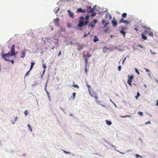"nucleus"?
I'll list each match as a JSON object with an SVG mask.
<instances>
[{"label": "nucleus", "mask_w": 158, "mask_h": 158, "mask_svg": "<svg viewBox=\"0 0 158 158\" xmlns=\"http://www.w3.org/2000/svg\"><path fill=\"white\" fill-rule=\"evenodd\" d=\"M1 57L2 58H3L5 60L8 61H10V60L8 59L9 57L12 56V55H11V54H10V52H9L7 53H2V52L1 53Z\"/></svg>", "instance_id": "nucleus-1"}, {"label": "nucleus", "mask_w": 158, "mask_h": 158, "mask_svg": "<svg viewBox=\"0 0 158 158\" xmlns=\"http://www.w3.org/2000/svg\"><path fill=\"white\" fill-rule=\"evenodd\" d=\"M145 28V30L144 32L146 35L148 34V35L151 36H153V34L152 31H151V29L148 27H144Z\"/></svg>", "instance_id": "nucleus-2"}, {"label": "nucleus", "mask_w": 158, "mask_h": 158, "mask_svg": "<svg viewBox=\"0 0 158 158\" xmlns=\"http://www.w3.org/2000/svg\"><path fill=\"white\" fill-rule=\"evenodd\" d=\"M80 19L79 22V23L77 25V27L81 28L84 25V18L83 17H80Z\"/></svg>", "instance_id": "nucleus-3"}, {"label": "nucleus", "mask_w": 158, "mask_h": 158, "mask_svg": "<svg viewBox=\"0 0 158 158\" xmlns=\"http://www.w3.org/2000/svg\"><path fill=\"white\" fill-rule=\"evenodd\" d=\"M10 52V54H11V55L12 56L15 55L16 53L15 52V45L14 44H13L12 46Z\"/></svg>", "instance_id": "nucleus-4"}, {"label": "nucleus", "mask_w": 158, "mask_h": 158, "mask_svg": "<svg viewBox=\"0 0 158 158\" xmlns=\"http://www.w3.org/2000/svg\"><path fill=\"white\" fill-rule=\"evenodd\" d=\"M130 23V21H129L127 20H124L123 18H122L119 21V23H123L127 24H129Z\"/></svg>", "instance_id": "nucleus-5"}, {"label": "nucleus", "mask_w": 158, "mask_h": 158, "mask_svg": "<svg viewBox=\"0 0 158 158\" xmlns=\"http://www.w3.org/2000/svg\"><path fill=\"white\" fill-rule=\"evenodd\" d=\"M59 19L58 18H57L54 19V22L56 25H59Z\"/></svg>", "instance_id": "nucleus-6"}, {"label": "nucleus", "mask_w": 158, "mask_h": 158, "mask_svg": "<svg viewBox=\"0 0 158 158\" xmlns=\"http://www.w3.org/2000/svg\"><path fill=\"white\" fill-rule=\"evenodd\" d=\"M79 12L81 13H85L86 12V11L85 10H83L81 8H79L76 11L77 13H79Z\"/></svg>", "instance_id": "nucleus-7"}, {"label": "nucleus", "mask_w": 158, "mask_h": 158, "mask_svg": "<svg viewBox=\"0 0 158 158\" xmlns=\"http://www.w3.org/2000/svg\"><path fill=\"white\" fill-rule=\"evenodd\" d=\"M67 12L69 13V16L72 18H74V14L73 13L71 12L70 10H68Z\"/></svg>", "instance_id": "nucleus-8"}, {"label": "nucleus", "mask_w": 158, "mask_h": 158, "mask_svg": "<svg viewBox=\"0 0 158 158\" xmlns=\"http://www.w3.org/2000/svg\"><path fill=\"white\" fill-rule=\"evenodd\" d=\"M94 11V10L93 8H91V6H89L87 10V13H91Z\"/></svg>", "instance_id": "nucleus-9"}, {"label": "nucleus", "mask_w": 158, "mask_h": 158, "mask_svg": "<svg viewBox=\"0 0 158 158\" xmlns=\"http://www.w3.org/2000/svg\"><path fill=\"white\" fill-rule=\"evenodd\" d=\"M112 23L113 26L115 27L117 26V23L115 20L114 18L113 19L112 21Z\"/></svg>", "instance_id": "nucleus-10"}, {"label": "nucleus", "mask_w": 158, "mask_h": 158, "mask_svg": "<svg viewBox=\"0 0 158 158\" xmlns=\"http://www.w3.org/2000/svg\"><path fill=\"white\" fill-rule=\"evenodd\" d=\"M89 94L92 97H94L97 94L95 92H94V91L90 92L89 91Z\"/></svg>", "instance_id": "nucleus-11"}, {"label": "nucleus", "mask_w": 158, "mask_h": 158, "mask_svg": "<svg viewBox=\"0 0 158 158\" xmlns=\"http://www.w3.org/2000/svg\"><path fill=\"white\" fill-rule=\"evenodd\" d=\"M24 50V51H22L21 56V57L22 58L26 56V50Z\"/></svg>", "instance_id": "nucleus-12"}, {"label": "nucleus", "mask_w": 158, "mask_h": 158, "mask_svg": "<svg viewBox=\"0 0 158 158\" xmlns=\"http://www.w3.org/2000/svg\"><path fill=\"white\" fill-rule=\"evenodd\" d=\"M145 35H146V34L145 33H142L141 34V36H142V38L143 39L145 40H147V37L146 36H145Z\"/></svg>", "instance_id": "nucleus-13"}, {"label": "nucleus", "mask_w": 158, "mask_h": 158, "mask_svg": "<svg viewBox=\"0 0 158 158\" xmlns=\"http://www.w3.org/2000/svg\"><path fill=\"white\" fill-rule=\"evenodd\" d=\"M99 39L96 36H95L94 37V39L93 40L94 42H96L98 41H99Z\"/></svg>", "instance_id": "nucleus-14"}, {"label": "nucleus", "mask_w": 158, "mask_h": 158, "mask_svg": "<svg viewBox=\"0 0 158 158\" xmlns=\"http://www.w3.org/2000/svg\"><path fill=\"white\" fill-rule=\"evenodd\" d=\"M94 97L96 99L95 101L97 103H99L100 102L97 99L98 98V97L97 95V94Z\"/></svg>", "instance_id": "nucleus-15"}, {"label": "nucleus", "mask_w": 158, "mask_h": 158, "mask_svg": "<svg viewBox=\"0 0 158 158\" xmlns=\"http://www.w3.org/2000/svg\"><path fill=\"white\" fill-rule=\"evenodd\" d=\"M127 14L126 13H123L122 15V16L123 17L122 18H126L127 17Z\"/></svg>", "instance_id": "nucleus-16"}, {"label": "nucleus", "mask_w": 158, "mask_h": 158, "mask_svg": "<svg viewBox=\"0 0 158 158\" xmlns=\"http://www.w3.org/2000/svg\"><path fill=\"white\" fill-rule=\"evenodd\" d=\"M132 82V80H130V79H128L127 81V83L128 84L131 86H132V84H131V82Z\"/></svg>", "instance_id": "nucleus-17"}, {"label": "nucleus", "mask_w": 158, "mask_h": 158, "mask_svg": "<svg viewBox=\"0 0 158 158\" xmlns=\"http://www.w3.org/2000/svg\"><path fill=\"white\" fill-rule=\"evenodd\" d=\"M106 124L109 125H110L112 124V123L111 122L108 120H106Z\"/></svg>", "instance_id": "nucleus-18"}, {"label": "nucleus", "mask_w": 158, "mask_h": 158, "mask_svg": "<svg viewBox=\"0 0 158 158\" xmlns=\"http://www.w3.org/2000/svg\"><path fill=\"white\" fill-rule=\"evenodd\" d=\"M120 32L122 34H123L124 37L126 34V32L123 30L120 31Z\"/></svg>", "instance_id": "nucleus-19"}, {"label": "nucleus", "mask_w": 158, "mask_h": 158, "mask_svg": "<svg viewBox=\"0 0 158 158\" xmlns=\"http://www.w3.org/2000/svg\"><path fill=\"white\" fill-rule=\"evenodd\" d=\"M34 64L35 63L33 62L31 63V64L30 68V70H31L32 69Z\"/></svg>", "instance_id": "nucleus-20"}, {"label": "nucleus", "mask_w": 158, "mask_h": 158, "mask_svg": "<svg viewBox=\"0 0 158 158\" xmlns=\"http://www.w3.org/2000/svg\"><path fill=\"white\" fill-rule=\"evenodd\" d=\"M92 56L91 55V54H88L87 55H86L85 56V58H89L90 57Z\"/></svg>", "instance_id": "nucleus-21"}, {"label": "nucleus", "mask_w": 158, "mask_h": 158, "mask_svg": "<svg viewBox=\"0 0 158 158\" xmlns=\"http://www.w3.org/2000/svg\"><path fill=\"white\" fill-rule=\"evenodd\" d=\"M128 77H129L128 79L131 80H132L134 78V77L133 75H132L130 77L129 76V75H128Z\"/></svg>", "instance_id": "nucleus-22"}, {"label": "nucleus", "mask_w": 158, "mask_h": 158, "mask_svg": "<svg viewBox=\"0 0 158 158\" xmlns=\"http://www.w3.org/2000/svg\"><path fill=\"white\" fill-rule=\"evenodd\" d=\"M85 66L86 67V65L88 63V59L87 58H85Z\"/></svg>", "instance_id": "nucleus-23"}, {"label": "nucleus", "mask_w": 158, "mask_h": 158, "mask_svg": "<svg viewBox=\"0 0 158 158\" xmlns=\"http://www.w3.org/2000/svg\"><path fill=\"white\" fill-rule=\"evenodd\" d=\"M140 95V94L139 92H138L137 93V95L135 97V98H136V99H138V97H139Z\"/></svg>", "instance_id": "nucleus-24"}, {"label": "nucleus", "mask_w": 158, "mask_h": 158, "mask_svg": "<svg viewBox=\"0 0 158 158\" xmlns=\"http://www.w3.org/2000/svg\"><path fill=\"white\" fill-rule=\"evenodd\" d=\"M27 127H29V129L31 131H32V130L31 128L30 125L29 124H28L27 125Z\"/></svg>", "instance_id": "nucleus-25"}, {"label": "nucleus", "mask_w": 158, "mask_h": 158, "mask_svg": "<svg viewBox=\"0 0 158 158\" xmlns=\"http://www.w3.org/2000/svg\"><path fill=\"white\" fill-rule=\"evenodd\" d=\"M76 94L75 93V92H73V99H74V98H75V96H76Z\"/></svg>", "instance_id": "nucleus-26"}, {"label": "nucleus", "mask_w": 158, "mask_h": 158, "mask_svg": "<svg viewBox=\"0 0 158 158\" xmlns=\"http://www.w3.org/2000/svg\"><path fill=\"white\" fill-rule=\"evenodd\" d=\"M42 66L43 68L44 69H45L46 68V66L45 65V64H43L42 65Z\"/></svg>", "instance_id": "nucleus-27"}, {"label": "nucleus", "mask_w": 158, "mask_h": 158, "mask_svg": "<svg viewBox=\"0 0 158 158\" xmlns=\"http://www.w3.org/2000/svg\"><path fill=\"white\" fill-rule=\"evenodd\" d=\"M122 29L124 31V30H126L127 29V27H123L122 28Z\"/></svg>", "instance_id": "nucleus-28"}, {"label": "nucleus", "mask_w": 158, "mask_h": 158, "mask_svg": "<svg viewBox=\"0 0 158 158\" xmlns=\"http://www.w3.org/2000/svg\"><path fill=\"white\" fill-rule=\"evenodd\" d=\"M121 66H119L118 67V71H120L121 70Z\"/></svg>", "instance_id": "nucleus-29"}, {"label": "nucleus", "mask_w": 158, "mask_h": 158, "mask_svg": "<svg viewBox=\"0 0 158 158\" xmlns=\"http://www.w3.org/2000/svg\"><path fill=\"white\" fill-rule=\"evenodd\" d=\"M138 114L139 115H140L141 116H143V113L142 112H139L138 113Z\"/></svg>", "instance_id": "nucleus-30"}, {"label": "nucleus", "mask_w": 158, "mask_h": 158, "mask_svg": "<svg viewBox=\"0 0 158 158\" xmlns=\"http://www.w3.org/2000/svg\"><path fill=\"white\" fill-rule=\"evenodd\" d=\"M63 152L65 153L66 154H69L70 153V152H67V151H64V150L63 151Z\"/></svg>", "instance_id": "nucleus-31"}, {"label": "nucleus", "mask_w": 158, "mask_h": 158, "mask_svg": "<svg viewBox=\"0 0 158 158\" xmlns=\"http://www.w3.org/2000/svg\"><path fill=\"white\" fill-rule=\"evenodd\" d=\"M73 86L75 88H79V86L77 85H73Z\"/></svg>", "instance_id": "nucleus-32"}, {"label": "nucleus", "mask_w": 158, "mask_h": 158, "mask_svg": "<svg viewBox=\"0 0 158 158\" xmlns=\"http://www.w3.org/2000/svg\"><path fill=\"white\" fill-rule=\"evenodd\" d=\"M135 156L136 158H138L140 157V156L138 154H136Z\"/></svg>", "instance_id": "nucleus-33"}, {"label": "nucleus", "mask_w": 158, "mask_h": 158, "mask_svg": "<svg viewBox=\"0 0 158 158\" xmlns=\"http://www.w3.org/2000/svg\"><path fill=\"white\" fill-rule=\"evenodd\" d=\"M135 71L138 74H139V72L138 71V70L136 69H135Z\"/></svg>", "instance_id": "nucleus-34"}, {"label": "nucleus", "mask_w": 158, "mask_h": 158, "mask_svg": "<svg viewBox=\"0 0 158 158\" xmlns=\"http://www.w3.org/2000/svg\"><path fill=\"white\" fill-rule=\"evenodd\" d=\"M89 15H87L85 17V19L87 20L89 19Z\"/></svg>", "instance_id": "nucleus-35"}, {"label": "nucleus", "mask_w": 158, "mask_h": 158, "mask_svg": "<svg viewBox=\"0 0 158 158\" xmlns=\"http://www.w3.org/2000/svg\"><path fill=\"white\" fill-rule=\"evenodd\" d=\"M106 22V21L105 20H103L102 21V24H104Z\"/></svg>", "instance_id": "nucleus-36"}, {"label": "nucleus", "mask_w": 158, "mask_h": 158, "mask_svg": "<svg viewBox=\"0 0 158 158\" xmlns=\"http://www.w3.org/2000/svg\"><path fill=\"white\" fill-rule=\"evenodd\" d=\"M89 23V21H85V23H84V25H87L88 24V23Z\"/></svg>", "instance_id": "nucleus-37"}, {"label": "nucleus", "mask_w": 158, "mask_h": 158, "mask_svg": "<svg viewBox=\"0 0 158 158\" xmlns=\"http://www.w3.org/2000/svg\"><path fill=\"white\" fill-rule=\"evenodd\" d=\"M126 59V57H125L124 59H123V63H122L123 64L124 63Z\"/></svg>", "instance_id": "nucleus-38"}, {"label": "nucleus", "mask_w": 158, "mask_h": 158, "mask_svg": "<svg viewBox=\"0 0 158 158\" xmlns=\"http://www.w3.org/2000/svg\"><path fill=\"white\" fill-rule=\"evenodd\" d=\"M31 71V70H29L27 73H26L25 74V76H27L28 75V74L30 72V71Z\"/></svg>", "instance_id": "nucleus-39"}, {"label": "nucleus", "mask_w": 158, "mask_h": 158, "mask_svg": "<svg viewBox=\"0 0 158 158\" xmlns=\"http://www.w3.org/2000/svg\"><path fill=\"white\" fill-rule=\"evenodd\" d=\"M24 114H25V116H26L27 114V110H25L24 112Z\"/></svg>", "instance_id": "nucleus-40"}, {"label": "nucleus", "mask_w": 158, "mask_h": 158, "mask_svg": "<svg viewBox=\"0 0 158 158\" xmlns=\"http://www.w3.org/2000/svg\"><path fill=\"white\" fill-rule=\"evenodd\" d=\"M91 26L92 27H94V25L92 23L91 24H90L89 25V27Z\"/></svg>", "instance_id": "nucleus-41"}, {"label": "nucleus", "mask_w": 158, "mask_h": 158, "mask_svg": "<svg viewBox=\"0 0 158 158\" xmlns=\"http://www.w3.org/2000/svg\"><path fill=\"white\" fill-rule=\"evenodd\" d=\"M129 116L128 115H126V116H120V117L122 118H125V117H128Z\"/></svg>", "instance_id": "nucleus-42"}, {"label": "nucleus", "mask_w": 158, "mask_h": 158, "mask_svg": "<svg viewBox=\"0 0 158 158\" xmlns=\"http://www.w3.org/2000/svg\"><path fill=\"white\" fill-rule=\"evenodd\" d=\"M145 69L147 72L148 73L149 72V70L148 69L145 68Z\"/></svg>", "instance_id": "nucleus-43"}, {"label": "nucleus", "mask_w": 158, "mask_h": 158, "mask_svg": "<svg viewBox=\"0 0 158 158\" xmlns=\"http://www.w3.org/2000/svg\"><path fill=\"white\" fill-rule=\"evenodd\" d=\"M96 15V13H93V14H92L91 15V16H95V15Z\"/></svg>", "instance_id": "nucleus-44"}, {"label": "nucleus", "mask_w": 158, "mask_h": 158, "mask_svg": "<svg viewBox=\"0 0 158 158\" xmlns=\"http://www.w3.org/2000/svg\"><path fill=\"white\" fill-rule=\"evenodd\" d=\"M89 34V33L88 34H84V37H86L88 35V34Z\"/></svg>", "instance_id": "nucleus-45"}, {"label": "nucleus", "mask_w": 158, "mask_h": 158, "mask_svg": "<svg viewBox=\"0 0 158 158\" xmlns=\"http://www.w3.org/2000/svg\"><path fill=\"white\" fill-rule=\"evenodd\" d=\"M17 117H16L15 118V122H14V123H12V124H14V123H15V122L16 121V120H17Z\"/></svg>", "instance_id": "nucleus-46"}, {"label": "nucleus", "mask_w": 158, "mask_h": 158, "mask_svg": "<svg viewBox=\"0 0 158 158\" xmlns=\"http://www.w3.org/2000/svg\"><path fill=\"white\" fill-rule=\"evenodd\" d=\"M151 123L150 121H148L147 123H145V124H150Z\"/></svg>", "instance_id": "nucleus-47"}, {"label": "nucleus", "mask_w": 158, "mask_h": 158, "mask_svg": "<svg viewBox=\"0 0 158 158\" xmlns=\"http://www.w3.org/2000/svg\"><path fill=\"white\" fill-rule=\"evenodd\" d=\"M138 47H140V48H143V47L141 45L139 44L138 46Z\"/></svg>", "instance_id": "nucleus-48"}, {"label": "nucleus", "mask_w": 158, "mask_h": 158, "mask_svg": "<svg viewBox=\"0 0 158 158\" xmlns=\"http://www.w3.org/2000/svg\"><path fill=\"white\" fill-rule=\"evenodd\" d=\"M150 52H151V53L152 54H156V52H152L151 50H150Z\"/></svg>", "instance_id": "nucleus-49"}, {"label": "nucleus", "mask_w": 158, "mask_h": 158, "mask_svg": "<svg viewBox=\"0 0 158 158\" xmlns=\"http://www.w3.org/2000/svg\"><path fill=\"white\" fill-rule=\"evenodd\" d=\"M10 61L12 64H14V61L13 60H10Z\"/></svg>", "instance_id": "nucleus-50"}, {"label": "nucleus", "mask_w": 158, "mask_h": 158, "mask_svg": "<svg viewBox=\"0 0 158 158\" xmlns=\"http://www.w3.org/2000/svg\"><path fill=\"white\" fill-rule=\"evenodd\" d=\"M108 24V23H106L105 24V25H104V27H106V26H107V24Z\"/></svg>", "instance_id": "nucleus-51"}, {"label": "nucleus", "mask_w": 158, "mask_h": 158, "mask_svg": "<svg viewBox=\"0 0 158 158\" xmlns=\"http://www.w3.org/2000/svg\"><path fill=\"white\" fill-rule=\"evenodd\" d=\"M87 86L89 89L90 88V86L89 85H87Z\"/></svg>", "instance_id": "nucleus-52"}, {"label": "nucleus", "mask_w": 158, "mask_h": 158, "mask_svg": "<svg viewBox=\"0 0 158 158\" xmlns=\"http://www.w3.org/2000/svg\"><path fill=\"white\" fill-rule=\"evenodd\" d=\"M45 69H44L43 71V74L44 75V73L45 72Z\"/></svg>", "instance_id": "nucleus-53"}, {"label": "nucleus", "mask_w": 158, "mask_h": 158, "mask_svg": "<svg viewBox=\"0 0 158 158\" xmlns=\"http://www.w3.org/2000/svg\"><path fill=\"white\" fill-rule=\"evenodd\" d=\"M60 54H61V52H60V51L59 53L58 54V56H59L60 55Z\"/></svg>", "instance_id": "nucleus-54"}, {"label": "nucleus", "mask_w": 158, "mask_h": 158, "mask_svg": "<svg viewBox=\"0 0 158 158\" xmlns=\"http://www.w3.org/2000/svg\"><path fill=\"white\" fill-rule=\"evenodd\" d=\"M94 23H96L97 22V21L96 19H95L94 20Z\"/></svg>", "instance_id": "nucleus-55"}, {"label": "nucleus", "mask_w": 158, "mask_h": 158, "mask_svg": "<svg viewBox=\"0 0 158 158\" xmlns=\"http://www.w3.org/2000/svg\"><path fill=\"white\" fill-rule=\"evenodd\" d=\"M157 101V103H156V105L157 106H158V100H157L156 101Z\"/></svg>", "instance_id": "nucleus-56"}, {"label": "nucleus", "mask_w": 158, "mask_h": 158, "mask_svg": "<svg viewBox=\"0 0 158 158\" xmlns=\"http://www.w3.org/2000/svg\"><path fill=\"white\" fill-rule=\"evenodd\" d=\"M85 72L87 73V69H86V68L85 69Z\"/></svg>", "instance_id": "nucleus-57"}, {"label": "nucleus", "mask_w": 158, "mask_h": 158, "mask_svg": "<svg viewBox=\"0 0 158 158\" xmlns=\"http://www.w3.org/2000/svg\"><path fill=\"white\" fill-rule=\"evenodd\" d=\"M135 29L136 31H138V30L137 28H135Z\"/></svg>", "instance_id": "nucleus-58"}, {"label": "nucleus", "mask_w": 158, "mask_h": 158, "mask_svg": "<svg viewBox=\"0 0 158 158\" xmlns=\"http://www.w3.org/2000/svg\"><path fill=\"white\" fill-rule=\"evenodd\" d=\"M59 10V8H58V9H57V10H56V11L55 12V13H57V11H58V10Z\"/></svg>", "instance_id": "nucleus-59"}, {"label": "nucleus", "mask_w": 158, "mask_h": 158, "mask_svg": "<svg viewBox=\"0 0 158 158\" xmlns=\"http://www.w3.org/2000/svg\"><path fill=\"white\" fill-rule=\"evenodd\" d=\"M55 48V46H53V47L52 48V49H54Z\"/></svg>", "instance_id": "nucleus-60"}, {"label": "nucleus", "mask_w": 158, "mask_h": 158, "mask_svg": "<svg viewBox=\"0 0 158 158\" xmlns=\"http://www.w3.org/2000/svg\"><path fill=\"white\" fill-rule=\"evenodd\" d=\"M112 147H114V145H112Z\"/></svg>", "instance_id": "nucleus-61"}, {"label": "nucleus", "mask_w": 158, "mask_h": 158, "mask_svg": "<svg viewBox=\"0 0 158 158\" xmlns=\"http://www.w3.org/2000/svg\"><path fill=\"white\" fill-rule=\"evenodd\" d=\"M156 81H157V83H158V80H156Z\"/></svg>", "instance_id": "nucleus-62"}]
</instances>
